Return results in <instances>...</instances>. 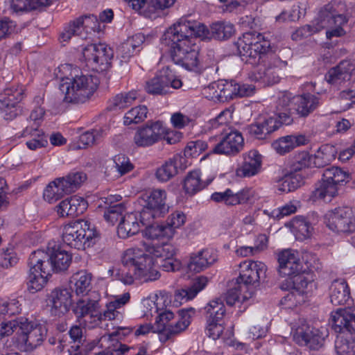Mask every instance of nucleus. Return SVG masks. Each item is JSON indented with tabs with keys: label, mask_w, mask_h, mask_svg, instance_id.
Segmentation results:
<instances>
[{
	"label": "nucleus",
	"mask_w": 355,
	"mask_h": 355,
	"mask_svg": "<svg viewBox=\"0 0 355 355\" xmlns=\"http://www.w3.org/2000/svg\"><path fill=\"white\" fill-rule=\"evenodd\" d=\"M306 142V139L304 135H287L275 141L272 146L278 154L284 155L297 146L304 145Z\"/></svg>",
	"instance_id": "nucleus-37"
},
{
	"label": "nucleus",
	"mask_w": 355,
	"mask_h": 355,
	"mask_svg": "<svg viewBox=\"0 0 355 355\" xmlns=\"http://www.w3.org/2000/svg\"><path fill=\"white\" fill-rule=\"evenodd\" d=\"M319 31H320V29L318 28L317 25L313 21L312 24H306L297 29L295 32L292 34V39L294 40H300L311 36Z\"/></svg>",
	"instance_id": "nucleus-62"
},
{
	"label": "nucleus",
	"mask_w": 355,
	"mask_h": 355,
	"mask_svg": "<svg viewBox=\"0 0 355 355\" xmlns=\"http://www.w3.org/2000/svg\"><path fill=\"white\" fill-rule=\"evenodd\" d=\"M71 263V255L60 247H48V251L37 250L31 254V264H42L43 272L51 275L66 270Z\"/></svg>",
	"instance_id": "nucleus-7"
},
{
	"label": "nucleus",
	"mask_w": 355,
	"mask_h": 355,
	"mask_svg": "<svg viewBox=\"0 0 355 355\" xmlns=\"http://www.w3.org/2000/svg\"><path fill=\"white\" fill-rule=\"evenodd\" d=\"M130 332V329L121 327L110 334L101 336L98 343L103 350L94 355H125L129 353L133 348L122 344L119 341V338H121V334L123 336H125Z\"/></svg>",
	"instance_id": "nucleus-20"
},
{
	"label": "nucleus",
	"mask_w": 355,
	"mask_h": 355,
	"mask_svg": "<svg viewBox=\"0 0 355 355\" xmlns=\"http://www.w3.org/2000/svg\"><path fill=\"white\" fill-rule=\"evenodd\" d=\"M21 321L17 331V345L23 351L32 352L42 344L47 330L36 321H30L25 318H21Z\"/></svg>",
	"instance_id": "nucleus-11"
},
{
	"label": "nucleus",
	"mask_w": 355,
	"mask_h": 355,
	"mask_svg": "<svg viewBox=\"0 0 355 355\" xmlns=\"http://www.w3.org/2000/svg\"><path fill=\"white\" fill-rule=\"evenodd\" d=\"M320 105V98L314 94L306 93L295 95L293 99V113L300 117H306Z\"/></svg>",
	"instance_id": "nucleus-27"
},
{
	"label": "nucleus",
	"mask_w": 355,
	"mask_h": 355,
	"mask_svg": "<svg viewBox=\"0 0 355 355\" xmlns=\"http://www.w3.org/2000/svg\"><path fill=\"white\" fill-rule=\"evenodd\" d=\"M100 81L96 76L80 73L62 78L59 89L65 103L80 104L87 101L96 91Z\"/></svg>",
	"instance_id": "nucleus-4"
},
{
	"label": "nucleus",
	"mask_w": 355,
	"mask_h": 355,
	"mask_svg": "<svg viewBox=\"0 0 355 355\" xmlns=\"http://www.w3.org/2000/svg\"><path fill=\"white\" fill-rule=\"evenodd\" d=\"M185 161L184 157L180 155H175L157 169L155 173L157 179L163 182L168 181L180 171H182L187 168L184 164Z\"/></svg>",
	"instance_id": "nucleus-28"
},
{
	"label": "nucleus",
	"mask_w": 355,
	"mask_h": 355,
	"mask_svg": "<svg viewBox=\"0 0 355 355\" xmlns=\"http://www.w3.org/2000/svg\"><path fill=\"white\" fill-rule=\"evenodd\" d=\"M239 267V276L236 281L241 289L247 293L243 294V300H248L254 295L260 280L266 277V266L260 261L245 260L240 263Z\"/></svg>",
	"instance_id": "nucleus-9"
},
{
	"label": "nucleus",
	"mask_w": 355,
	"mask_h": 355,
	"mask_svg": "<svg viewBox=\"0 0 355 355\" xmlns=\"http://www.w3.org/2000/svg\"><path fill=\"white\" fill-rule=\"evenodd\" d=\"M103 130L99 129L87 131L81 134L79 137L78 148H85L95 144L103 137Z\"/></svg>",
	"instance_id": "nucleus-53"
},
{
	"label": "nucleus",
	"mask_w": 355,
	"mask_h": 355,
	"mask_svg": "<svg viewBox=\"0 0 355 355\" xmlns=\"http://www.w3.org/2000/svg\"><path fill=\"white\" fill-rule=\"evenodd\" d=\"M335 349L338 355H354L355 344L352 336L345 337L342 334L337 336Z\"/></svg>",
	"instance_id": "nucleus-49"
},
{
	"label": "nucleus",
	"mask_w": 355,
	"mask_h": 355,
	"mask_svg": "<svg viewBox=\"0 0 355 355\" xmlns=\"http://www.w3.org/2000/svg\"><path fill=\"white\" fill-rule=\"evenodd\" d=\"M234 45L243 62L253 66L263 64L257 78L268 85L279 81V71L286 65V62L272 53L270 42L262 34L254 31L245 33Z\"/></svg>",
	"instance_id": "nucleus-3"
},
{
	"label": "nucleus",
	"mask_w": 355,
	"mask_h": 355,
	"mask_svg": "<svg viewBox=\"0 0 355 355\" xmlns=\"http://www.w3.org/2000/svg\"><path fill=\"white\" fill-rule=\"evenodd\" d=\"M163 215V214L159 211H155L153 209H150L148 206L144 204L139 214V225L141 224L144 226H147L152 224L154 218L162 216Z\"/></svg>",
	"instance_id": "nucleus-57"
},
{
	"label": "nucleus",
	"mask_w": 355,
	"mask_h": 355,
	"mask_svg": "<svg viewBox=\"0 0 355 355\" xmlns=\"http://www.w3.org/2000/svg\"><path fill=\"white\" fill-rule=\"evenodd\" d=\"M326 225L338 233L355 232V207L342 206L335 208L327 215Z\"/></svg>",
	"instance_id": "nucleus-16"
},
{
	"label": "nucleus",
	"mask_w": 355,
	"mask_h": 355,
	"mask_svg": "<svg viewBox=\"0 0 355 355\" xmlns=\"http://www.w3.org/2000/svg\"><path fill=\"white\" fill-rule=\"evenodd\" d=\"M287 282L292 284V288L300 295H307L312 292L313 288L315 286L312 279L300 272L290 276Z\"/></svg>",
	"instance_id": "nucleus-44"
},
{
	"label": "nucleus",
	"mask_w": 355,
	"mask_h": 355,
	"mask_svg": "<svg viewBox=\"0 0 355 355\" xmlns=\"http://www.w3.org/2000/svg\"><path fill=\"white\" fill-rule=\"evenodd\" d=\"M95 346L96 343L94 341L86 343V339L85 338V341H82L80 345L75 344L71 346L68 349L69 355H87Z\"/></svg>",
	"instance_id": "nucleus-63"
},
{
	"label": "nucleus",
	"mask_w": 355,
	"mask_h": 355,
	"mask_svg": "<svg viewBox=\"0 0 355 355\" xmlns=\"http://www.w3.org/2000/svg\"><path fill=\"white\" fill-rule=\"evenodd\" d=\"M278 271L282 276H292L301 272L302 263L297 251L286 249L277 254Z\"/></svg>",
	"instance_id": "nucleus-24"
},
{
	"label": "nucleus",
	"mask_w": 355,
	"mask_h": 355,
	"mask_svg": "<svg viewBox=\"0 0 355 355\" xmlns=\"http://www.w3.org/2000/svg\"><path fill=\"white\" fill-rule=\"evenodd\" d=\"M92 274L82 270L74 273L70 278V289L77 295H88L91 291Z\"/></svg>",
	"instance_id": "nucleus-35"
},
{
	"label": "nucleus",
	"mask_w": 355,
	"mask_h": 355,
	"mask_svg": "<svg viewBox=\"0 0 355 355\" xmlns=\"http://www.w3.org/2000/svg\"><path fill=\"white\" fill-rule=\"evenodd\" d=\"M217 257V254L214 250L211 249L202 250L191 256L188 268L191 271L199 272L214 263Z\"/></svg>",
	"instance_id": "nucleus-31"
},
{
	"label": "nucleus",
	"mask_w": 355,
	"mask_h": 355,
	"mask_svg": "<svg viewBox=\"0 0 355 355\" xmlns=\"http://www.w3.org/2000/svg\"><path fill=\"white\" fill-rule=\"evenodd\" d=\"M140 225L137 214L129 213L125 214L121 220L118 228V236L121 239H127L135 235L139 232Z\"/></svg>",
	"instance_id": "nucleus-38"
},
{
	"label": "nucleus",
	"mask_w": 355,
	"mask_h": 355,
	"mask_svg": "<svg viewBox=\"0 0 355 355\" xmlns=\"http://www.w3.org/2000/svg\"><path fill=\"white\" fill-rule=\"evenodd\" d=\"M326 336H327V329L324 328L320 329L307 324H303L295 330L293 339L300 345L318 350L323 346Z\"/></svg>",
	"instance_id": "nucleus-18"
},
{
	"label": "nucleus",
	"mask_w": 355,
	"mask_h": 355,
	"mask_svg": "<svg viewBox=\"0 0 355 355\" xmlns=\"http://www.w3.org/2000/svg\"><path fill=\"white\" fill-rule=\"evenodd\" d=\"M148 108L145 105H139L132 107L127 112L124 116V124L129 125L133 123H139L147 117Z\"/></svg>",
	"instance_id": "nucleus-51"
},
{
	"label": "nucleus",
	"mask_w": 355,
	"mask_h": 355,
	"mask_svg": "<svg viewBox=\"0 0 355 355\" xmlns=\"http://www.w3.org/2000/svg\"><path fill=\"white\" fill-rule=\"evenodd\" d=\"M24 90L22 87L6 88L0 94V111L6 120H12L20 112L19 103L23 99Z\"/></svg>",
	"instance_id": "nucleus-21"
},
{
	"label": "nucleus",
	"mask_w": 355,
	"mask_h": 355,
	"mask_svg": "<svg viewBox=\"0 0 355 355\" xmlns=\"http://www.w3.org/2000/svg\"><path fill=\"white\" fill-rule=\"evenodd\" d=\"M186 221L185 214L179 211H176L171 214L167 218L166 224L172 230V235L173 236L175 230L180 227L184 224Z\"/></svg>",
	"instance_id": "nucleus-60"
},
{
	"label": "nucleus",
	"mask_w": 355,
	"mask_h": 355,
	"mask_svg": "<svg viewBox=\"0 0 355 355\" xmlns=\"http://www.w3.org/2000/svg\"><path fill=\"white\" fill-rule=\"evenodd\" d=\"M244 139L242 134L237 130L231 129L220 135L219 141L213 145L209 152L226 156H235L243 148Z\"/></svg>",
	"instance_id": "nucleus-17"
},
{
	"label": "nucleus",
	"mask_w": 355,
	"mask_h": 355,
	"mask_svg": "<svg viewBox=\"0 0 355 355\" xmlns=\"http://www.w3.org/2000/svg\"><path fill=\"white\" fill-rule=\"evenodd\" d=\"M211 88L215 89L214 96L220 101L224 102L236 97L234 80L213 83Z\"/></svg>",
	"instance_id": "nucleus-43"
},
{
	"label": "nucleus",
	"mask_w": 355,
	"mask_h": 355,
	"mask_svg": "<svg viewBox=\"0 0 355 355\" xmlns=\"http://www.w3.org/2000/svg\"><path fill=\"white\" fill-rule=\"evenodd\" d=\"M181 80L175 76L169 68H163L153 78L148 80L144 85L145 91L151 95L164 96L171 93L172 89L182 87Z\"/></svg>",
	"instance_id": "nucleus-14"
},
{
	"label": "nucleus",
	"mask_w": 355,
	"mask_h": 355,
	"mask_svg": "<svg viewBox=\"0 0 355 355\" xmlns=\"http://www.w3.org/2000/svg\"><path fill=\"white\" fill-rule=\"evenodd\" d=\"M144 236L146 241H152L159 239L160 238L171 239L173 237L172 230L166 226V224H150L146 226Z\"/></svg>",
	"instance_id": "nucleus-46"
},
{
	"label": "nucleus",
	"mask_w": 355,
	"mask_h": 355,
	"mask_svg": "<svg viewBox=\"0 0 355 355\" xmlns=\"http://www.w3.org/2000/svg\"><path fill=\"white\" fill-rule=\"evenodd\" d=\"M134 169V165L129 157L123 154H119L113 157V165L107 166L105 175L109 180L117 179Z\"/></svg>",
	"instance_id": "nucleus-32"
},
{
	"label": "nucleus",
	"mask_w": 355,
	"mask_h": 355,
	"mask_svg": "<svg viewBox=\"0 0 355 355\" xmlns=\"http://www.w3.org/2000/svg\"><path fill=\"white\" fill-rule=\"evenodd\" d=\"M311 164V157L306 151H302L295 155L291 165L292 171L297 173L309 167Z\"/></svg>",
	"instance_id": "nucleus-56"
},
{
	"label": "nucleus",
	"mask_w": 355,
	"mask_h": 355,
	"mask_svg": "<svg viewBox=\"0 0 355 355\" xmlns=\"http://www.w3.org/2000/svg\"><path fill=\"white\" fill-rule=\"evenodd\" d=\"M145 41L142 33H137L128 37L122 42L117 49V57L121 62H127L130 59L141 49V45Z\"/></svg>",
	"instance_id": "nucleus-29"
},
{
	"label": "nucleus",
	"mask_w": 355,
	"mask_h": 355,
	"mask_svg": "<svg viewBox=\"0 0 355 355\" xmlns=\"http://www.w3.org/2000/svg\"><path fill=\"white\" fill-rule=\"evenodd\" d=\"M86 64L93 71L103 72L108 70L112 65L114 51L106 44H90L82 50Z\"/></svg>",
	"instance_id": "nucleus-13"
},
{
	"label": "nucleus",
	"mask_w": 355,
	"mask_h": 355,
	"mask_svg": "<svg viewBox=\"0 0 355 355\" xmlns=\"http://www.w3.org/2000/svg\"><path fill=\"white\" fill-rule=\"evenodd\" d=\"M329 297L331 303L334 306L349 304L352 300L350 290L345 279H336L331 283Z\"/></svg>",
	"instance_id": "nucleus-33"
},
{
	"label": "nucleus",
	"mask_w": 355,
	"mask_h": 355,
	"mask_svg": "<svg viewBox=\"0 0 355 355\" xmlns=\"http://www.w3.org/2000/svg\"><path fill=\"white\" fill-rule=\"evenodd\" d=\"M213 178L206 180L201 179L200 171L198 170L192 171L187 175L184 180V189L190 196L195 195L206 187L213 180Z\"/></svg>",
	"instance_id": "nucleus-39"
},
{
	"label": "nucleus",
	"mask_w": 355,
	"mask_h": 355,
	"mask_svg": "<svg viewBox=\"0 0 355 355\" xmlns=\"http://www.w3.org/2000/svg\"><path fill=\"white\" fill-rule=\"evenodd\" d=\"M208 278L205 276H200L194 279L191 284L187 288L178 290L175 292V300L188 301L193 299L207 284Z\"/></svg>",
	"instance_id": "nucleus-41"
},
{
	"label": "nucleus",
	"mask_w": 355,
	"mask_h": 355,
	"mask_svg": "<svg viewBox=\"0 0 355 355\" xmlns=\"http://www.w3.org/2000/svg\"><path fill=\"white\" fill-rule=\"evenodd\" d=\"M96 23L97 17L94 15H85L70 21L60 34V39L62 42H68L72 36H78L81 38H86L85 28H91L95 30L96 26H90V23Z\"/></svg>",
	"instance_id": "nucleus-23"
},
{
	"label": "nucleus",
	"mask_w": 355,
	"mask_h": 355,
	"mask_svg": "<svg viewBox=\"0 0 355 355\" xmlns=\"http://www.w3.org/2000/svg\"><path fill=\"white\" fill-rule=\"evenodd\" d=\"M208 149V144L202 140L192 141L188 143L184 149V155L194 157Z\"/></svg>",
	"instance_id": "nucleus-58"
},
{
	"label": "nucleus",
	"mask_w": 355,
	"mask_h": 355,
	"mask_svg": "<svg viewBox=\"0 0 355 355\" xmlns=\"http://www.w3.org/2000/svg\"><path fill=\"white\" fill-rule=\"evenodd\" d=\"M332 150L331 146H324L320 148L315 155L314 163L317 167H321L329 163L333 157V155L329 153Z\"/></svg>",
	"instance_id": "nucleus-64"
},
{
	"label": "nucleus",
	"mask_w": 355,
	"mask_h": 355,
	"mask_svg": "<svg viewBox=\"0 0 355 355\" xmlns=\"http://www.w3.org/2000/svg\"><path fill=\"white\" fill-rule=\"evenodd\" d=\"M175 252V248L170 243L143 241L139 248H131L124 252L123 267L116 274L118 279L127 285L133 284L135 279L145 282L157 280L160 274L154 268L153 257L168 259L173 257Z\"/></svg>",
	"instance_id": "nucleus-2"
},
{
	"label": "nucleus",
	"mask_w": 355,
	"mask_h": 355,
	"mask_svg": "<svg viewBox=\"0 0 355 355\" xmlns=\"http://www.w3.org/2000/svg\"><path fill=\"white\" fill-rule=\"evenodd\" d=\"M205 309L207 313V320L211 322L214 320L222 321L225 313V305L219 299L211 301L205 307Z\"/></svg>",
	"instance_id": "nucleus-48"
},
{
	"label": "nucleus",
	"mask_w": 355,
	"mask_h": 355,
	"mask_svg": "<svg viewBox=\"0 0 355 355\" xmlns=\"http://www.w3.org/2000/svg\"><path fill=\"white\" fill-rule=\"evenodd\" d=\"M139 97L136 90L121 92L111 98L107 103V110L117 112L130 106Z\"/></svg>",
	"instance_id": "nucleus-36"
},
{
	"label": "nucleus",
	"mask_w": 355,
	"mask_h": 355,
	"mask_svg": "<svg viewBox=\"0 0 355 355\" xmlns=\"http://www.w3.org/2000/svg\"><path fill=\"white\" fill-rule=\"evenodd\" d=\"M46 302L52 315H63L69 311L72 303L71 291L66 288H56L47 295Z\"/></svg>",
	"instance_id": "nucleus-22"
},
{
	"label": "nucleus",
	"mask_w": 355,
	"mask_h": 355,
	"mask_svg": "<svg viewBox=\"0 0 355 355\" xmlns=\"http://www.w3.org/2000/svg\"><path fill=\"white\" fill-rule=\"evenodd\" d=\"M245 290H241L239 284L235 283V285L230 288L225 295L226 303L230 306H233L236 302L241 301L244 302L246 300H243V295L244 293H247L245 292Z\"/></svg>",
	"instance_id": "nucleus-59"
},
{
	"label": "nucleus",
	"mask_w": 355,
	"mask_h": 355,
	"mask_svg": "<svg viewBox=\"0 0 355 355\" xmlns=\"http://www.w3.org/2000/svg\"><path fill=\"white\" fill-rule=\"evenodd\" d=\"M191 312L193 313L194 309L180 310L178 318L175 320L171 311L165 310L158 313L155 323V331L159 334V340L165 343L184 331L191 323Z\"/></svg>",
	"instance_id": "nucleus-6"
},
{
	"label": "nucleus",
	"mask_w": 355,
	"mask_h": 355,
	"mask_svg": "<svg viewBox=\"0 0 355 355\" xmlns=\"http://www.w3.org/2000/svg\"><path fill=\"white\" fill-rule=\"evenodd\" d=\"M353 70L354 66L349 61L343 60L336 67L329 70L325 76V79L329 84L339 87L351 79Z\"/></svg>",
	"instance_id": "nucleus-30"
},
{
	"label": "nucleus",
	"mask_w": 355,
	"mask_h": 355,
	"mask_svg": "<svg viewBox=\"0 0 355 355\" xmlns=\"http://www.w3.org/2000/svg\"><path fill=\"white\" fill-rule=\"evenodd\" d=\"M339 4L336 2H330L322 6L318 12L317 18L314 22L320 31L329 28L326 31L327 38L338 37L345 35L343 26L348 22V17L339 12Z\"/></svg>",
	"instance_id": "nucleus-8"
},
{
	"label": "nucleus",
	"mask_w": 355,
	"mask_h": 355,
	"mask_svg": "<svg viewBox=\"0 0 355 355\" xmlns=\"http://www.w3.org/2000/svg\"><path fill=\"white\" fill-rule=\"evenodd\" d=\"M168 130L160 121H148L138 127L133 137V144L137 148H147L165 139Z\"/></svg>",
	"instance_id": "nucleus-15"
},
{
	"label": "nucleus",
	"mask_w": 355,
	"mask_h": 355,
	"mask_svg": "<svg viewBox=\"0 0 355 355\" xmlns=\"http://www.w3.org/2000/svg\"><path fill=\"white\" fill-rule=\"evenodd\" d=\"M207 28L202 24L181 18L164 33L162 44L168 47L172 60L184 69L198 73L200 46L198 37H207Z\"/></svg>",
	"instance_id": "nucleus-1"
},
{
	"label": "nucleus",
	"mask_w": 355,
	"mask_h": 355,
	"mask_svg": "<svg viewBox=\"0 0 355 355\" xmlns=\"http://www.w3.org/2000/svg\"><path fill=\"white\" fill-rule=\"evenodd\" d=\"M86 180L87 175L83 172L69 173L65 177L57 178L50 182L44 191V198L52 203L64 195L75 192Z\"/></svg>",
	"instance_id": "nucleus-10"
},
{
	"label": "nucleus",
	"mask_w": 355,
	"mask_h": 355,
	"mask_svg": "<svg viewBox=\"0 0 355 355\" xmlns=\"http://www.w3.org/2000/svg\"><path fill=\"white\" fill-rule=\"evenodd\" d=\"M143 200L146 205L155 211L164 214L168 210L166 204V193L164 190L155 189L143 196Z\"/></svg>",
	"instance_id": "nucleus-40"
},
{
	"label": "nucleus",
	"mask_w": 355,
	"mask_h": 355,
	"mask_svg": "<svg viewBox=\"0 0 355 355\" xmlns=\"http://www.w3.org/2000/svg\"><path fill=\"white\" fill-rule=\"evenodd\" d=\"M232 118V112L230 109H226L221 112L214 119L210 121L212 129H219L220 135L232 129L227 125V123Z\"/></svg>",
	"instance_id": "nucleus-52"
},
{
	"label": "nucleus",
	"mask_w": 355,
	"mask_h": 355,
	"mask_svg": "<svg viewBox=\"0 0 355 355\" xmlns=\"http://www.w3.org/2000/svg\"><path fill=\"white\" fill-rule=\"evenodd\" d=\"M349 178V173L340 167L333 166L326 168L323 171L320 186L312 192V198L316 200L336 196L338 194V186L347 182Z\"/></svg>",
	"instance_id": "nucleus-12"
},
{
	"label": "nucleus",
	"mask_w": 355,
	"mask_h": 355,
	"mask_svg": "<svg viewBox=\"0 0 355 355\" xmlns=\"http://www.w3.org/2000/svg\"><path fill=\"white\" fill-rule=\"evenodd\" d=\"M331 327L338 334L345 331L350 334L355 333V310L351 309H338L331 315Z\"/></svg>",
	"instance_id": "nucleus-25"
},
{
	"label": "nucleus",
	"mask_w": 355,
	"mask_h": 355,
	"mask_svg": "<svg viewBox=\"0 0 355 355\" xmlns=\"http://www.w3.org/2000/svg\"><path fill=\"white\" fill-rule=\"evenodd\" d=\"M304 183L303 175L291 171L284 176L278 185V190L284 193L292 192L300 188Z\"/></svg>",
	"instance_id": "nucleus-45"
},
{
	"label": "nucleus",
	"mask_w": 355,
	"mask_h": 355,
	"mask_svg": "<svg viewBox=\"0 0 355 355\" xmlns=\"http://www.w3.org/2000/svg\"><path fill=\"white\" fill-rule=\"evenodd\" d=\"M291 223L296 236L299 239H307L311 235L313 227L311 223L303 216L295 217Z\"/></svg>",
	"instance_id": "nucleus-50"
},
{
	"label": "nucleus",
	"mask_w": 355,
	"mask_h": 355,
	"mask_svg": "<svg viewBox=\"0 0 355 355\" xmlns=\"http://www.w3.org/2000/svg\"><path fill=\"white\" fill-rule=\"evenodd\" d=\"M125 211V206L122 203H117L107 207L104 211L103 217L107 223L113 225L119 219L122 220Z\"/></svg>",
	"instance_id": "nucleus-54"
},
{
	"label": "nucleus",
	"mask_w": 355,
	"mask_h": 355,
	"mask_svg": "<svg viewBox=\"0 0 355 355\" xmlns=\"http://www.w3.org/2000/svg\"><path fill=\"white\" fill-rule=\"evenodd\" d=\"M211 37L218 40H225L230 38L235 32L233 24L229 22L218 21L211 26Z\"/></svg>",
	"instance_id": "nucleus-47"
},
{
	"label": "nucleus",
	"mask_w": 355,
	"mask_h": 355,
	"mask_svg": "<svg viewBox=\"0 0 355 355\" xmlns=\"http://www.w3.org/2000/svg\"><path fill=\"white\" fill-rule=\"evenodd\" d=\"M99 236L95 225L85 220L65 225L62 233L64 243L77 250H85L92 246Z\"/></svg>",
	"instance_id": "nucleus-5"
},
{
	"label": "nucleus",
	"mask_w": 355,
	"mask_h": 355,
	"mask_svg": "<svg viewBox=\"0 0 355 355\" xmlns=\"http://www.w3.org/2000/svg\"><path fill=\"white\" fill-rule=\"evenodd\" d=\"M18 257L12 248H7L0 254V266L3 268H8L17 264Z\"/></svg>",
	"instance_id": "nucleus-61"
},
{
	"label": "nucleus",
	"mask_w": 355,
	"mask_h": 355,
	"mask_svg": "<svg viewBox=\"0 0 355 355\" xmlns=\"http://www.w3.org/2000/svg\"><path fill=\"white\" fill-rule=\"evenodd\" d=\"M101 298L100 293L93 291L78 300L73 308L76 318L80 320L89 316L92 320L91 323H94L92 327L97 325L98 310L101 309Z\"/></svg>",
	"instance_id": "nucleus-19"
},
{
	"label": "nucleus",
	"mask_w": 355,
	"mask_h": 355,
	"mask_svg": "<svg viewBox=\"0 0 355 355\" xmlns=\"http://www.w3.org/2000/svg\"><path fill=\"white\" fill-rule=\"evenodd\" d=\"M105 310L101 311L98 310L97 324L101 323L102 321L105 320H119L122 318V313L121 311L116 309V306L110 302L106 304Z\"/></svg>",
	"instance_id": "nucleus-55"
},
{
	"label": "nucleus",
	"mask_w": 355,
	"mask_h": 355,
	"mask_svg": "<svg viewBox=\"0 0 355 355\" xmlns=\"http://www.w3.org/2000/svg\"><path fill=\"white\" fill-rule=\"evenodd\" d=\"M87 200L80 196H73L62 200L55 209L60 217H77L87 209Z\"/></svg>",
	"instance_id": "nucleus-26"
},
{
	"label": "nucleus",
	"mask_w": 355,
	"mask_h": 355,
	"mask_svg": "<svg viewBox=\"0 0 355 355\" xmlns=\"http://www.w3.org/2000/svg\"><path fill=\"white\" fill-rule=\"evenodd\" d=\"M261 164V155L257 150H250L244 158V162L239 169L244 177H251L256 175Z\"/></svg>",
	"instance_id": "nucleus-42"
},
{
	"label": "nucleus",
	"mask_w": 355,
	"mask_h": 355,
	"mask_svg": "<svg viewBox=\"0 0 355 355\" xmlns=\"http://www.w3.org/2000/svg\"><path fill=\"white\" fill-rule=\"evenodd\" d=\"M28 266L29 272L27 278V288L31 293H35L43 288L47 282L49 276L51 275L43 272L42 264L39 263L37 266H32L31 264V255L28 260Z\"/></svg>",
	"instance_id": "nucleus-34"
}]
</instances>
